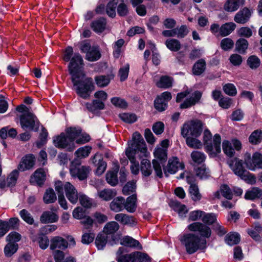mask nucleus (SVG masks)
<instances>
[{"instance_id":"nucleus-1","label":"nucleus","mask_w":262,"mask_h":262,"mask_svg":"<svg viewBox=\"0 0 262 262\" xmlns=\"http://www.w3.org/2000/svg\"><path fill=\"white\" fill-rule=\"evenodd\" d=\"M73 54V49L71 47L66 48L63 56L64 60L70 62L69 71L71 75L73 89L81 97L87 99L95 89L92 78L86 77L83 71V62L80 54L76 53L71 59Z\"/></svg>"},{"instance_id":"nucleus-2","label":"nucleus","mask_w":262,"mask_h":262,"mask_svg":"<svg viewBox=\"0 0 262 262\" xmlns=\"http://www.w3.org/2000/svg\"><path fill=\"white\" fill-rule=\"evenodd\" d=\"M125 154L130 160L132 173L137 174L139 172V164L135 159L136 156L139 154V156L142 158L147 157L149 155L145 142L140 133H134L132 140L128 142V147L125 150Z\"/></svg>"},{"instance_id":"nucleus-3","label":"nucleus","mask_w":262,"mask_h":262,"mask_svg":"<svg viewBox=\"0 0 262 262\" xmlns=\"http://www.w3.org/2000/svg\"><path fill=\"white\" fill-rule=\"evenodd\" d=\"M16 111L21 114L19 116L21 127L26 130L36 132L39 127V122L36 116L30 111V108L24 104L16 107Z\"/></svg>"},{"instance_id":"nucleus-4","label":"nucleus","mask_w":262,"mask_h":262,"mask_svg":"<svg viewBox=\"0 0 262 262\" xmlns=\"http://www.w3.org/2000/svg\"><path fill=\"white\" fill-rule=\"evenodd\" d=\"M180 241L185 246L187 252L190 254L195 253L198 250L204 249L206 247V239H201L195 233L184 234L181 236Z\"/></svg>"},{"instance_id":"nucleus-5","label":"nucleus","mask_w":262,"mask_h":262,"mask_svg":"<svg viewBox=\"0 0 262 262\" xmlns=\"http://www.w3.org/2000/svg\"><path fill=\"white\" fill-rule=\"evenodd\" d=\"M203 141L206 151L211 156L215 157L221 151V136L215 134L212 139V134L208 130L204 132Z\"/></svg>"},{"instance_id":"nucleus-6","label":"nucleus","mask_w":262,"mask_h":262,"mask_svg":"<svg viewBox=\"0 0 262 262\" xmlns=\"http://www.w3.org/2000/svg\"><path fill=\"white\" fill-rule=\"evenodd\" d=\"M228 164L234 173L247 183L252 184L256 182L255 177L244 168L241 160L235 158L229 161Z\"/></svg>"},{"instance_id":"nucleus-7","label":"nucleus","mask_w":262,"mask_h":262,"mask_svg":"<svg viewBox=\"0 0 262 262\" xmlns=\"http://www.w3.org/2000/svg\"><path fill=\"white\" fill-rule=\"evenodd\" d=\"M55 188L58 193L63 194L64 191L67 199L71 203L75 204L77 202L78 199L77 191L70 182H66L63 184L61 181H58L55 183Z\"/></svg>"},{"instance_id":"nucleus-8","label":"nucleus","mask_w":262,"mask_h":262,"mask_svg":"<svg viewBox=\"0 0 262 262\" xmlns=\"http://www.w3.org/2000/svg\"><path fill=\"white\" fill-rule=\"evenodd\" d=\"M202 122L198 120H192L184 124L182 129V135L185 137L190 134L197 137L202 132Z\"/></svg>"},{"instance_id":"nucleus-9","label":"nucleus","mask_w":262,"mask_h":262,"mask_svg":"<svg viewBox=\"0 0 262 262\" xmlns=\"http://www.w3.org/2000/svg\"><path fill=\"white\" fill-rule=\"evenodd\" d=\"M68 131L69 128L66 130L67 136L64 133H61L59 136L54 138L53 142L54 145L58 148H66L67 150L72 151L75 148V145L70 136Z\"/></svg>"},{"instance_id":"nucleus-10","label":"nucleus","mask_w":262,"mask_h":262,"mask_svg":"<svg viewBox=\"0 0 262 262\" xmlns=\"http://www.w3.org/2000/svg\"><path fill=\"white\" fill-rule=\"evenodd\" d=\"M80 162L77 159H75L71 163L70 171L72 177L83 180L88 177L91 169L89 166H80Z\"/></svg>"},{"instance_id":"nucleus-11","label":"nucleus","mask_w":262,"mask_h":262,"mask_svg":"<svg viewBox=\"0 0 262 262\" xmlns=\"http://www.w3.org/2000/svg\"><path fill=\"white\" fill-rule=\"evenodd\" d=\"M188 229L190 231L198 233L201 239L208 238L211 236V230L209 227L200 222H194L188 225Z\"/></svg>"},{"instance_id":"nucleus-12","label":"nucleus","mask_w":262,"mask_h":262,"mask_svg":"<svg viewBox=\"0 0 262 262\" xmlns=\"http://www.w3.org/2000/svg\"><path fill=\"white\" fill-rule=\"evenodd\" d=\"M68 132L73 142L77 144H84L90 140V137L85 133H82L79 127H69Z\"/></svg>"},{"instance_id":"nucleus-13","label":"nucleus","mask_w":262,"mask_h":262,"mask_svg":"<svg viewBox=\"0 0 262 262\" xmlns=\"http://www.w3.org/2000/svg\"><path fill=\"white\" fill-rule=\"evenodd\" d=\"M245 163L247 168L251 171L262 168V155L259 152H255L252 158L250 155L245 159Z\"/></svg>"},{"instance_id":"nucleus-14","label":"nucleus","mask_w":262,"mask_h":262,"mask_svg":"<svg viewBox=\"0 0 262 262\" xmlns=\"http://www.w3.org/2000/svg\"><path fill=\"white\" fill-rule=\"evenodd\" d=\"M154 156L157 159L152 161L154 168L157 176L162 178V172L161 165H163L164 149L162 148H156L154 151Z\"/></svg>"},{"instance_id":"nucleus-15","label":"nucleus","mask_w":262,"mask_h":262,"mask_svg":"<svg viewBox=\"0 0 262 262\" xmlns=\"http://www.w3.org/2000/svg\"><path fill=\"white\" fill-rule=\"evenodd\" d=\"M253 11L248 7H244L234 15V20L237 24H245L250 19Z\"/></svg>"},{"instance_id":"nucleus-16","label":"nucleus","mask_w":262,"mask_h":262,"mask_svg":"<svg viewBox=\"0 0 262 262\" xmlns=\"http://www.w3.org/2000/svg\"><path fill=\"white\" fill-rule=\"evenodd\" d=\"M92 163L95 167H97L96 174L100 176L104 173L106 168V163L103 161L102 155L96 153L94 157L91 158Z\"/></svg>"},{"instance_id":"nucleus-17","label":"nucleus","mask_w":262,"mask_h":262,"mask_svg":"<svg viewBox=\"0 0 262 262\" xmlns=\"http://www.w3.org/2000/svg\"><path fill=\"white\" fill-rule=\"evenodd\" d=\"M114 219L122 225L133 227L137 224V220L135 217L125 213L116 214Z\"/></svg>"},{"instance_id":"nucleus-18","label":"nucleus","mask_w":262,"mask_h":262,"mask_svg":"<svg viewBox=\"0 0 262 262\" xmlns=\"http://www.w3.org/2000/svg\"><path fill=\"white\" fill-rule=\"evenodd\" d=\"M189 32V30L188 27L186 25H182L180 28L165 30V36H177L178 38H184Z\"/></svg>"},{"instance_id":"nucleus-19","label":"nucleus","mask_w":262,"mask_h":262,"mask_svg":"<svg viewBox=\"0 0 262 262\" xmlns=\"http://www.w3.org/2000/svg\"><path fill=\"white\" fill-rule=\"evenodd\" d=\"M202 94L199 91H195L192 96L186 98L185 101L180 104V108L184 109L190 107L198 103L202 97Z\"/></svg>"},{"instance_id":"nucleus-20","label":"nucleus","mask_w":262,"mask_h":262,"mask_svg":"<svg viewBox=\"0 0 262 262\" xmlns=\"http://www.w3.org/2000/svg\"><path fill=\"white\" fill-rule=\"evenodd\" d=\"M245 4V0H227L224 3V10L228 12L236 11Z\"/></svg>"},{"instance_id":"nucleus-21","label":"nucleus","mask_w":262,"mask_h":262,"mask_svg":"<svg viewBox=\"0 0 262 262\" xmlns=\"http://www.w3.org/2000/svg\"><path fill=\"white\" fill-rule=\"evenodd\" d=\"M185 165L183 163L180 162L177 157H172L168 160L167 165V171L170 174H174L179 169H184Z\"/></svg>"},{"instance_id":"nucleus-22","label":"nucleus","mask_w":262,"mask_h":262,"mask_svg":"<svg viewBox=\"0 0 262 262\" xmlns=\"http://www.w3.org/2000/svg\"><path fill=\"white\" fill-rule=\"evenodd\" d=\"M35 158L32 155L24 156L19 163L18 169L20 171H25L31 168L34 165Z\"/></svg>"},{"instance_id":"nucleus-23","label":"nucleus","mask_w":262,"mask_h":262,"mask_svg":"<svg viewBox=\"0 0 262 262\" xmlns=\"http://www.w3.org/2000/svg\"><path fill=\"white\" fill-rule=\"evenodd\" d=\"M46 178V172L45 169L39 168L37 169L30 178V182L32 184H36L38 185H42Z\"/></svg>"},{"instance_id":"nucleus-24","label":"nucleus","mask_w":262,"mask_h":262,"mask_svg":"<svg viewBox=\"0 0 262 262\" xmlns=\"http://www.w3.org/2000/svg\"><path fill=\"white\" fill-rule=\"evenodd\" d=\"M67 241L60 236H55L51 240L50 249L55 250L59 249L64 250L68 247Z\"/></svg>"},{"instance_id":"nucleus-25","label":"nucleus","mask_w":262,"mask_h":262,"mask_svg":"<svg viewBox=\"0 0 262 262\" xmlns=\"http://www.w3.org/2000/svg\"><path fill=\"white\" fill-rule=\"evenodd\" d=\"M59 216L56 212L46 211L41 214L40 221L43 224L53 223L57 222Z\"/></svg>"},{"instance_id":"nucleus-26","label":"nucleus","mask_w":262,"mask_h":262,"mask_svg":"<svg viewBox=\"0 0 262 262\" xmlns=\"http://www.w3.org/2000/svg\"><path fill=\"white\" fill-rule=\"evenodd\" d=\"M116 195L117 191L114 189L105 188L103 190H98L97 192L98 196L105 201L111 200Z\"/></svg>"},{"instance_id":"nucleus-27","label":"nucleus","mask_w":262,"mask_h":262,"mask_svg":"<svg viewBox=\"0 0 262 262\" xmlns=\"http://www.w3.org/2000/svg\"><path fill=\"white\" fill-rule=\"evenodd\" d=\"M110 207L115 212L122 211L124 209V199L122 196L117 197L111 202Z\"/></svg>"},{"instance_id":"nucleus-28","label":"nucleus","mask_w":262,"mask_h":262,"mask_svg":"<svg viewBox=\"0 0 262 262\" xmlns=\"http://www.w3.org/2000/svg\"><path fill=\"white\" fill-rule=\"evenodd\" d=\"M137 207V197L136 195H132L128 196L126 201L124 200V209L127 212L129 213L135 212Z\"/></svg>"},{"instance_id":"nucleus-29","label":"nucleus","mask_w":262,"mask_h":262,"mask_svg":"<svg viewBox=\"0 0 262 262\" xmlns=\"http://www.w3.org/2000/svg\"><path fill=\"white\" fill-rule=\"evenodd\" d=\"M220 194L228 200H231L233 194L231 190L227 185H222L221 186L220 190L214 193L215 198L220 199Z\"/></svg>"},{"instance_id":"nucleus-30","label":"nucleus","mask_w":262,"mask_h":262,"mask_svg":"<svg viewBox=\"0 0 262 262\" xmlns=\"http://www.w3.org/2000/svg\"><path fill=\"white\" fill-rule=\"evenodd\" d=\"M120 244L129 247L142 249V246L139 242L129 236H125L120 239Z\"/></svg>"},{"instance_id":"nucleus-31","label":"nucleus","mask_w":262,"mask_h":262,"mask_svg":"<svg viewBox=\"0 0 262 262\" xmlns=\"http://www.w3.org/2000/svg\"><path fill=\"white\" fill-rule=\"evenodd\" d=\"M196 176L201 180H206L210 176V171L204 164L195 168Z\"/></svg>"},{"instance_id":"nucleus-32","label":"nucleus","mask_w":262,"mask_h":262,"mask_svg":"<svg viewBox=\"0 0 262 262\" xmlns=\"http://www.w3.org/2000/svg\"><path fill=\"white\" fill-rule=\"evenodd\" d=\"M169 205L172 209L178 212L180 216H183L188 212V209L186 206L181 204L178 201H170Z\"/></svg>"},{"instance_id":"nucleus-33","label":"nucleus","mask_w":262,"mask_h":262,"mask_svg":"<svg viewBox=\"0 0 262 262\" xmlns=\"http://www.w3.org/2000/svg\"><path fill=\"white\" fill-rule=\"evenodd\" d=\"M236 25L233 22L226 23L221 26L220 36L225 37L231 34L235 29Z\"/></svg>"},{"instance_id":"nucleus-34","label":"nucleus","mask_w":262,"mask_h":262,"mask_svg":"<svg viewBox=\"0 0 262 262\" xmlns=\"http://www.w3.org/2000/svg\"><path fill=\"white\" fill-rule=\"evenodd\" d=\"M188 193L191 199L194 202H199L202 198L198 185L189 186Z\"/></svg>"},{"instance_id":"nucleus-35","label":"nucleus","mask_w":262,"mask_h":262,"mask_svg":"<svg viewBox=\"0 0 262 262\" xmlns=\"http://www.w3.org/2000/svg\"><path fill=\"white\" fill-rule=\"evenodd\" d=\"M92 150V147L90 146H84L79 148L75 152V155L76 157L75 159H84L88 157Z\"/></svg>"},{"instance_id":"nucleus-36","label":"nucleus","mask_w":262,"mask_h":262,"mask_svg":"<svg viewBox=\"0 0 262 262\" xmlns=\"http://www.w3.org/2000/svg\"><path fill=\"white\" fill-rule=\"evenodd\" d=\"M33 242L37 241L39 244V247L43 250L47 248L49 246V239L48 237L43 234H38V236H33L31 237Z\"/></svg>"},{"instance_id":"nucleus-37","label":"nucleus","mask_w":262,"mask_h":262,"mask_svg":"<svg viewBox=\"0 0 262 262\" xmlns=\"http://www.w3.org/2000/svg\"><path fill=\"white\" fill-rule=\"evenodd\" d=\"M206 69V62L203 59H199L193 65L192 68L193 73L195 75H200L202 74Z\"/></svg>"},{"instance_id":"nucleus-38","label":"nucleus","mask_w":262,"mask_h":262,"mask_svg":"<svg viewBox=\"0 0 262 262\" xmlns=\"http://www.w3.org/2000/svg\"><path fill=\"white\" fill-rule=\"evenodd\" d=\"M85 105L89 111L93 112L98 110H103L105 106L104 102L97 99L93 100L91 103H86Z\"/></svg>"},{"instance_id":"nucleus-39","label":"nucleus","mask_w":262,"mask_h":262,"mask_svg":"<svg viewBox=\"0 0 262 262\" xmlns=\"http://www.w3.org/2000/svg\"><path fill=\"white\" fill-rule=\"evenodd\" d=\"M262 196V190L258 188L254 187L246 192L245 198L247 200H254Z\"/></svg>"},{"instance_id":"nucleus-40","label":"nucleus","mask_w":262,"mask_h":262,"mask_svg":"<svg viewBox=\"0 0 262 262\" xmlns=\"http://www.w3.org/2000/svg\"><path fill=\"white\" fill-rule=\"evenodd\" d=\"M262 141V131L257 129L253 132L249 137V141L250 143L256 145Z\"/></svg>"},{"instance_id":"nucleus-41","label":"nucleus","mask_w":262,"mask_h":262,"mask_svg":"<svg viewBox=\"0 0 262 262\" xmlns=\"http://www.w3.org/2000/svg\"><path fill=\"white\" fill-rule=\"evenodd\" d=\"M106 20L101 18L93 21L91 27L93 30L96 32H102L105 28Z\"/></svg>"},{"instance_id":"nucleus-42","label":"nucleus","mask_w":262,"mask_h":262,"mask_svg":"<svg viewBox=\"0 0 262 262\" xmlns=\"http://www.w3.org/2000/svg\"><path fill=\"white\" fill-rule=\"evenodd\" d=\"M56 199L57 197L54 190L51 188L47 189L43 197L45 203H53L56 201Z\"/></svg>"},{"instance_id":"nucleus-43","label":"nucleus","mask_w":262,"mask_h":262,"mask_svg":"<svg viewBox=\"0 0 262 262\" xmlns=\"http://www.w3.org/2000/svg\"><path fill=\"white\" fill-rule=\"evenodd\" d=\"M119 228V225L117 222L112 221L107 223L103 228V232L106 234H111L115 233Z\"/></svg>"},{"instance_id":"nucleus-44","label":"nucleus","mask_w":262,"mask_h":262,"mask_svg":"<svg viewBox=\"0 0 262 262\" xmlns=\"http://www.w3.org/2000/svg\"><path fill=\"white\" fill-rule=\"evenodd\" d=\"M100 58V53L97 48L92 47V49L86 53V59L90 61H94Z\"/></svg>"},{"instance_id":"nucleus-45","label":"nucleus","mask_w":262,"mask_h":262,"mask_svg":"<svg viewBox=\"0 0 262 262\" xmlns=\"http://www.w3.org/2000/svg\"><path fill=\"white\" fill-rule=\"evenodd\" d=\"M118 169L108 171L106 174V180L111 186H114L118 183L117 172Z\"/></svg>"},{"instance_id":"nucleus-46","label":"nucleus","mask_w":262,"mask_h":262,"mask_svg":"<svg viewBox=\"0 0 262 262\" xmlns=\"http://www.w3.org/2000/svg\"><path fill=\"white\" fill-rule=\"evenodd\" d=\"M107 236L104 233H99L96 238L95 244L99 250H102L107 243Z\"/></svg>"},{"instance_id":"nucleus-47","label":"nucleus","mask_w":262,"mask_h":262,"mask_svg":"<svg viewBox=\"0 0 262 262\" xmlns=\"http://www.w3.org/2000/svg\"><path fill=\"white\" fill-rule=\"evenodd\" d=\"M129 64L126 63L119 69L118 76L121 81H124L127 79L129 71Z\"/></svg>"},{"instance_id":"nucleus-48","label":"nucleus","mask_w":262,"mask_h":262,"mask_svg":"<svg viewBox=\"0 0 262 262\" xmlns=\"http://www.w3.org/2000/svg\"><path fill=\"white\" fill-rule=\"evenodd\" d=\"M225 241L229 245L237 244L240 241V236L237 233L231 232L226 236Z\"/></svg>"},{"instance_id":"nucleus-49","label":"nucleus","mask_w":262,"mask_h":262,"mask_svg":"<svg viewBox=\"0 0 262 262\" xmlns=\"http://www.w3.org/2000/svg\"><path fill=\"white\" fill-rule=\"evenodd\" d=\"M141 171L144 176H149L152 172L150 161L147 159H143L141 161Z\"/></svg>"},{"instance_id":"nucleus-50","label":"nucleus","mask_w":262,"mask_h":262,"mask_svg":"<svg viewBox=\"0 0 262 262\" xmlns=\"http://www.w3.org/2000/svg\"><path fill=\"white\" fill-rule=\"evenodd\" d=\"M248 47V41L244 38H239L235 43L236 50L239 53H245Z\"/></svg>"},{"instance_id":"nucleus-51","label":"nucleus","mask_w":262,"mask_h":262,"mask_svg":"<svg viewBox=\"0 0 262 262\" xmlns=\"http://www.w3.org/2000/svg\"><path fill=\"white\" fill-rule=\"evenodd\" d=\"M191 158L194 162L198 164H201L206 160L205 154L199 151H192L191 154Z\"/></svg>"},{"instance_id":"nucleus-52","label":"nucleus","mask_w":262,"mask_h":262,"mask_svg":"<svg viewBox=\"0 0 262 262\" xmlns=\"http://www.w3.org/2000/svg\"><path fill=\"white\" fill-rule=\"evenodd\" d=\"M119 118L124 122L133 123L137 120L138 117L135 114L122 113L119 115Z\"/></svg>"},{"instance_id":"nucleus-53","label":"nucleus","mask_w":262,"mask_h":262,"mask_svg":"<svg viewBox=\"0 0 262 262\" xmlns=\"http://www.w3.org/2000/svg\"><path fill=\"white\" fill-rule=\"evenodd\" d=\"M95 80L97 86L101 88L107 86L110 82L109 77L104 75L96 76Z\"/></svg>"},{"instance_id":"nucleus-54","label":"nucleus","mask_w":262,"mask_h":262,"mask_svg":"<svg viewBox=\"0 0 262 262\" xmlns=\"http://www.w3.org/2000/svg\"><path fill=\"white\" fill-rule=\"evenodd\" d=\"M167 47L172 51L176 52L181 48V44L180 42L175 39H168L166 41Z\"/></svg>"},{"instance_id":"nucleus-55","label":"nucleus","mask_w":262,"mask_h":262,"mask_svg":"<svg viewBox=\"0 0 262 262\" xmlns=\"http://www.w3.org/2000/svg\"><path fill=\"white\" fill-rule=\"evenodd\" d=\"M17 244L8 243L4 248L5 254L7 257H10L17 251Z\"/></svg>"},{"instance_id":"nucleus-56","label":"nucleus","mask_w":262,"mask_h":262,"mask_svg":"<svg viewBox=\"0 0 262 262\" xmlns=\"http://www.w3.org/2000/svg\"><path fill=\"white\" fill-rule=\"evenodd\" d=\"M248 66L251 69H256L258 68L260 64V59L255 55L250 56L247 61Z\"/></svg>"},{"instance_id":"nucleus-57","label":"nucleus","mask_w":262,"mask_h":262,"mask_svg":"<svg viewBox=\"0 0 262 262\" xmlns=\"http://www.w3.org/2000/svg\"><path fill=\"white\" fill-rule=\"evenodd\" d=\"M117 4V0H112L107 4L106 7V13L109 16L111 17H114L115 16L116 8Z\"/></svg>"},{"instance_id":"nucleus-58","label":"nucleus","mask_w":262,"mask_h":262,"mask_svg":"<svg viewBox=\"0 0 262 262\" xmlns=\"http://www.w3.org/2000/svg\"><path fill=\"white\" fill-rule=\"evenodd\" d=\"M223 150L224 153L228 157H232L234 154V150L232 147L231 143L227 141L224 140L222 143Z\"/></svg>"},{"instance_id":"nucleus-59","label":"nucleus","mask_w":262,"mask_h":262,"mask_svg":"<svg viewBox=\"0 0 262 262\" xmlns=\"http://www.w3.org/2000/svg\"><path fill=\"white\" fill-rule=\"evenodd\" d=\"M154 107L159 112L164 110V93L156 97L154 101Z\"/></svg>"},{"instance_id":"nucleus-60","label":"nucleus","mask_w":262,"mask_h":262,"mask_svg":"<svg viewBox=\"0 0 262 262\" xmlns=\"http://www.w3.org/2000/svg\"><path fill=\"white\" fill-rule=\"evenodd\" d=\"M216 215L214 213H206L204 212V214H203V218L202 219V221L203 223L208 224L211 225L213 223H216Z\"/></svg>"},{"instance_id":"nucleus-61","label":"nucleus","mask_w":262,"mask_h":262,"mask_svg":"<svg viewBox=\"0 0 262 262\" xmlns=\"http://www.w3.org/2000/svg\"><path fill=\"white\" fill-rule=\"evenodd\" d=\"M21 218L27 224L32 225L34 219L31 214L26 209H23L19 212Z\"/></svg>"},{"instance_id":"nucleus-62","label":"nucleus","mask_w":262,"mask_h":262,"mask_svg":"<svg viewBox=\"0 0 262 262\" xmlns=\"http://www.w3.org/2000/svg\"><path fill=\"white\" fill-rule=\"evenodd\" d=\"M80 223L83 226L84 229H91L94 224H95V220L90 216H85L81 221Z\"/></svg>"},{"instance_id":"nucleus-63","label":"nucleus","mask_w":262,"mask_h":262,"mask_svg":"<svg viewBox=\"0 0 262 262\" xmlns=\"http://www.w3.org/2000/svg\"><path fill=\"white\" fill-rule=\"evenodd\" d=\"M79 202L80 204L84 207L89 208L92 206V200L86 195L81 194H79Z\"/></svg>"},{"instance_id":"nucleus-64","label":"nucleus","mask_w":262,"mask_h":262,"mask_svg":"<svg viewBox=\"0 0 262 262\" xmlns=\"http://www.w3.org/2000/svg\"><path fill=\"white\" fill-rule=\"evenodd\" d=\"M135 252L118 257V262H136Z\"/></svg>"}]
</instances>
